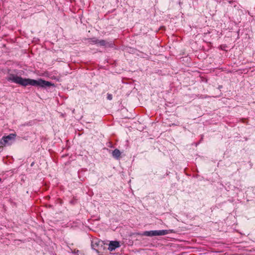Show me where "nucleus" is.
<instances>
[{"label": "nucleus", "instance_id": "f257e3e1", "mask_svg": "<svg viewBox=\"0 0 255 255\" xmlns=\"http://www.w3.org/2000/svg\"><path fill=\"white\" fill-rule=\"evenodd\" d=\"M8 80L23 86L30 85L37 87L45 88H49L50 87H55L54 83L45 81L41 78L38 79V80L31 79L29 78H23L21 77L18 76L14 74L10 75L9 78H8Z\"/></svg>", "mask_w": 255, "mask_h": 255}, {"label": "nucleus", "instance_id": "f03ea898", "mask_svg": "<svg viewBox=\"0 0 255 255\" xmlns=\"http://www.w3.org/2000/svg\"><path fill=\"white\" fill-rule=\"evenodd\" d=\"M16 136V133H10L7 135H4L0 139V144L2 145H11L14 142Z\"/></svg>", "mask_w": 255, "mask_h": 255}, {"label": "nucleus", "instance_id": "7ed1b4c3", "mask_svg": "<svg viewBox=\"0 0 255 255\" xmlns=\"http://www.w3.org/2000/svg\"><path fill=\"white\" fill-rule=\"evenodd\" d=\"M121 246L120 242L118 241H111L109 244L108 250L112 252L120 248Z\"/></svg>", "mask_w": 255, "mask_h": 255}, {"label": "nucleus", "instance_id": "20e7f679", "mask_svg": "<svg viewBox=\"0 0 255 255\" xmlns=\"http://www.w3.org/2000/svg\"><path fill=\"white\" fill-rule=\"evenodd\" d=\"M136 235L141 236H148V237H153L157 236L156 230L146 231L143 232L142 233H137Z\"/></svg>", "mask_w": 255, "mask_h": 255}, {"label": "nucleus", "instance_id": "39448f33", "mask_svg": "<svg viewBox=\"0 0 255 255\" xmlns=\"http://www.w3.org/2000/svg\"><path fill=\"white\" fill-rule=\"evenodd\" d=\"M96 42H98V45H99L100 46H105V47H113L114 46L113 43L111 42H108L105 40H99V41H96Z\"/></svg>", "mask_w": 255, "mask_h": 255}, {"label": "nucleus", "instance_id": "423d86ee", "mask_svg": "<svg viewBox=\"0 0 255 255\" xmlns=\"http://www.w3.org/2000/svg\"><path fill=\"white\" fill-rule=\"evenodd\" d=\"M121 152L117 148L113 150L112 152V155L113 158L117 160H119L121 157Z\"/></svg>", "mask_w": 255, "mask_h": 255}, {"label": "nucleus", "instance_id": "0eeeda50", "mask_svg": "<svg viewBox=\"0 0 255 255\" xmlns=\"http://www.w3.org/2000/svg\"><path fill=\"white\" fill-rule=\"evenodd\" d=\"M100 242L94 243L93 241H91V248L92 249L95 251L97 253H99L98 249L97 248L98 247L99 245Z\"/></svg>", "mask_w": 255, "mask_h": 255}, {"label": "nucleus", "instance_id": "6e6552de", "mask_svg": "<svg viewBox=\"0 0 255 255\" xmlns=\"http://www.w3.org/2000/svg\"><path fill=\"white\" fill-rule=\"evenodd\" d=\"M157 236H160L168 234L167 230H156Z\"/></svg>", "mask_w": 255, "mask_h": 255}, {"label": "nucleus", "instance_id": "1a4fd4ad", "mask_svg": "<svg viewBox=\"0 0 255 255\" xmlns=\"http://www.w3.org/2000/svg\"><path fill=\"white\" fill-rule=\"evenodd\" d=\"M70 203L73 205L75 204L76 203V199L73 198L72 200L70 201Z\"/></svg>", "mask_w": 255, "mask_h": 255}, {"label": "nucleus", "instance_id": "9d476101", "mask_svg": "<svg viewBox=\"0 0 255 255\" xmlns=\"http://www.w3.org/2000/svg\"><path fill=\"white\" fill-rule=\"evenodd\" d=\"M96 41H99V40L98 39H93L92 40V43H93L94 44H98V42H96Z\"/></svg>", "mask_w": 255, "mask_h": 255}, {"label": "nucleus", "instance_id": "9b49d317", "mask_svg": "<svg viewBox=\"0 0 255 255\" xmlns=\"http://www.w3.org/2000/svg\"><path fill=\"white\" fill-rule=\"evenodd\" d=\"M168 234L171 233H175V231L173 230H167Z\"/></svg>", "mask_w": 255, "mask_h": 255}, {"label": "nucleus", "instance_id": "f8f14e48", "mask_svg": "<svg viewBox=\"0 0 255 255\" xmlns=\"http://www.w3.org/2000/svg\"><path fill=\"white\" fill-rule=\"evenodd\" d=\"M113 97H107V100H112Z\"/></svg>", "mask_w": 255, "mask_h": 255}, {"label": "nucleus", "instance_id": "ddd939ff", "mask_svg": "<svg viewBox=\"0 0 255 255\" xmlns=\"http://www.w3.org/2000/svg\"><path fill=\"white\" fill-rule=\"evenodd\" d=\"M79 252H80V251H79V250H77V251H74V253L75 254H78V253H79Z\"/></svg>", "mask_w": 255, "mask_h": 255}, {"label": "nucleus", "instance_id": "4468645a", "mask_svg": "<svg viewBox=\"0 0 255 255\" xmlns=\"http://www.w3.org/2000/svg\"><path fill=\"white\" fill-rule=\"evenodd\" d=\"M48 207H49V208H52V207H53V206H52V205H48Z\"/></svg>", "mask_w": 255, "mask_h": 255}, {"label": "nucleus", "instance_id": "2eb2a0df", "mask_svg": "<svg viewBox=\"0 0 255 255\" xmlns=\"http://www.w3.org/2000/svg\"><path fill=\"white\" fill-rule=\"evenodd\" d=\"M32 165H33V162L32 163V164H31V166H32Z\"/></svg>", "mask_w": 255, "mask_h": 255}, {"label": "nucleus", "instance_id": "dca6fc26", "mask_svg": "<svg viewBox=\"0 0 255 255\" xmlns=\"http://www.w3.org/2000/svg\"><path fill=\"white\" fill-rule=\"evenodd\" d=\"M108 96H111L110 94H108Z\"/></svg>", "mask_w": 255, "mask_h": 255}, {"label": "nucleus", "instance_id": "f3484780", "mask_svg": "<svg viewBox=\"0 0 255 255\" xmlns=\"http://www.w3.org/2000/svg\"><path fill=\"white\" fill-rule=\"evenodd\" d=\"M1 179L0 178V182H1Z\"/></svg>", "mask_w": 255, "mask_h": 255}]
</instances>
